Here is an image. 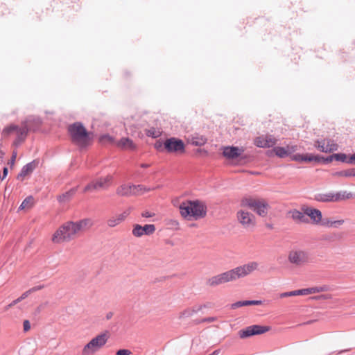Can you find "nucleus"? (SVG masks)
I'll use <instances>...</instances> for the list:
<instances>
[{"mask_svg":"<svg viewBox=\"0 0 355 355\" xmlns=\"http://www.w3.org/2000/svg\"><path fill=\"white\" fill-rule=\"evenodd\" d=\"M92 225L93 222L89 218H85L76 222L67 221L60 226L54 232L51 241L57 244L69 242L80 233L90 229Z\"/></svg>","mask_w":355,"mask_h":355,"instance_id":"f257e3e1","label":"nucleus"},{"mask_svg":"<svg viewBox=\"0 0 355 355\" xmlns=\"http://www.w3.org/2000/svg\"><path fill=\"white\" fill-rule=\"evenodd\" d=\"M258 268L259 263L257 262L250 261L232 270L211 277L207 280V284L209 286L214 287L223 284L234 282L249 275L254 271L258 270Z\"/></svg>","mask_w":355,"mask_h":355,"instance_id":"f03ea898","label":"nucleus"},{"mask_svg":"<svg viewBox=\"0 0 355 355\" xmlns=\"http://www.w3.org/2000/svg\"><path fill=\"white\" fill-rule=\"evenodd\" d=\"M181 216L187 220H199L205 217L207 207L200 200H186L182 202L180 207Z\"/></svg>","mask_w":355,"mask_h":355,"instance_id":"7ed1b4c3","label":"nucleus"},{"mask_svg":"<svg viewBox=\"0 0 355 355\" xmlns=\"http://www.w3.org/2000/svg\"><path fill=\"white\" fill-rule=\"evenodd\" d=\"M68 131L71 141L79 147H85L90 142V137L85 127L80 123H75L69 126Z\"/></svg>","mask_w":355,"mask_h":355,"instance_id":"20e7f679","label":"nucleus"},{"mask_svg":"<svg viewBox=\"0 0 355 355\" xmlns=\"http://www.w3.org/2000/svg\"><path fill=\"white\" fill-rule=\"evenodd\" d=\"M109 338L108 332H104L94 337L84 346L81 355H94L107 343Z\"/></svg>","mask_w":355,"mask_h":355,"instance_id":"39448f33","label":"nucleus"},{"mask_svg":"<svg viewBox=\"0 0 355 355\" xmlns=\"http://www.w3.org/2000/svg\"><path fill=\"white\" fill-rule=\"evenodd\" d=\"M248 207L243 206V198L240 202V207L236 212V220L242 227L246 230L253 229L256 226V217L250 212Z\"/></svg>","mask_w":355,"mask_h":355,"instance_id":"423d86ee","label":"nucleus"},{"mask_svg":"<svg viewBox=\"0 0 355 355\" xmlns=\"http://www.w3.org/2000/svg\"><path fill=\"white\" fill-rule=\"evenodd\" d=\"M243 206L248 207L259 216L265 217L267 216L270 206L268 203L261 198H243Z\"/></svg>","mask_w":355,"mask_h":355,"instance_id":"0eeeda50","label":"nucleus"},{"mask_svg":"<svg viewBox=\"0 0 355 355\" xmlns=\"http://www.w3.org/2000/svg\"><path fill=\"white\" fill-rule=\"evenodd\" d=\"M288 261L295 267H302L310 262L308 252L302 250H292L288 254Z\"/></svg>","mask_w":355,"mask_h":355,"instance_id":"6e6552de","label":"nucleus"},{"mask_svg":"<svg viewBox=\"0 0 355 355\" xmlns=\"http://www.w3.org/2000/svg\"><path fill=\"white\" fill-rule=\"evenodd\" d=\"M164 148L166 152L173 154H183L185 152L184 142L175 137L166 139L164 141Z\"/></svg>","mask_w":355,"mask_h":355,"instance_id":"1a4fd4ad","label":"nucleus"},{"mask_svg":"<svg viewBox=\"0 0 355 355\" xmlns=\"http://www.w3.org/2000/svg\"><path fill=\"white\" fill-rule=\"evenodd\" d=\"M112 181V176L110 175L100 178L87 184L84 189V192L105 189L111 184Z\"/></svg>","mask_w":355,"mask_h":355,"instance_id":"9d476101","label":"nucleus"},{"mask_svg":"<svg viewBox=\"0 0 355 355\" xmlns=\"http://www.w3.org/2000/svg\"><path fill=\"white\" fill-rule=\"evenodd\" d=\"M270 329V327L261 325H251L245 329H241L239 335L241 338H245L254 335H259L268 332Z\"/></svg>","mask_w":355,"mask_h":355,"instance_id":"9b49d317","label":"nucleus"},{"mask_svg":"<svg viewBox=\"0 0 355 355\" xmlns=\"http://www.w3.org/2000/svg\"><path fill=\"white\" fill-rule=\"evenodd\" d=\"M155 227L153 224L141 226L136 224L134 225L132 233L136 237H141L143 235H150L155 232Z\"/></svg>","mask_w":355,"mask_h":355,"instance_id":"f8f14e48","label":"nucleus"},{"mask_svg":"<svg viewBox=\"0 0 355 355\" xmlns=\"http://www.w3.org/2000/svg\"><path fill=\"white\" fill-rule=\"evenodd\" d=\"M29 122L30 120L28 119L22 123L21 127L17 125V130L15 131L17 137L13 142L14 145L18 146L25 140L28 132Z\"/></svg>","mask_w":355,"mask_h":355,"instance_id":"ddd939ff","label":"nucleus"},{"mask_svg":"<svg viewBox=\"0 0 355 355\" xmlns=\"http://www.w3.org/2000/svg\"><path fill=\"white\" fill-rule=\"evenodd\" d=\"M315 146L322 152L331 153L338 150V144L331 139H324L322 141H317Z\"/></svg>","mask_w":355,"mask_h":355,"instance_id":"4468645a","label":"nucleus"},{"mask_svg":"<svg viewBox=\"0 0 355 355\" xmlns=\"http://www.w3.org/2000/svg\"><path fill=\"white\" fill-rule=\"evenodd\" d=\"M206 304H196L193 306L189 307L180 312L178 318L184 320L192 317L195 314L201 312L204 309L207 308Z\"/></svg>","mask_w":355,"mask_h":355,"instance_id":"2eb2a0df","label":"nucleus"},{"mask_svg":"<svg viewBox=\"0 0 355 355\" xmlns=\"http://www.w3.org/2000/svg\"><path fill=\"white\" fill-rule=\"evenodd\" d=\"M130 213V209L123 211L122 213L112 216L107 220V225L110 227L117 226L123 222Z\"/></svg>","mask_w":355,"mask_h":355,"instance_id":"dca6fc26","label":"nucleus"},{"mask_svg":"<svg viewBox=\"0 0 355 355\" xmlns=\"http://www.w3.org/2000/svg\"><path fill=\"white\" fill-rule=\"evenodd\" d=\"M327 290V287L323 286H315V287H311L307 288H303V289H299L293 291V296H297V295H308L311 294H315L318 293L324 292Z\"/></svg>","mask_w":355,"mask_h":355,"instance_id":"f3484780","label":"nucleus"},{"mask_svg":"<svg viewBox=\"0 0 355 355\" xmlns=\"http://www.w3.org/2000/svg\"><path fill=\"white\" fill-rule=\"evenodd\" d=\"M304 214L306 217L309 216L311 218L312 223L315 225H318L322 221V212L319 209L306 207L304 209Z\"/></svg>","mask_w":355,"mask_h":355,"instance_id":"a211bd4d","label":"nucleus"},{"mask_svg":"<svg viewBox=\"0 0 355 355\" xmlns=\"http://www.w3.org/2000/svg\"><path fill=\"white\" fill-rule=\"evenodd\" d=\"M244 152L242 148L234 146H226L223 148V154L227 159H234L240 156Z\"/></svg>","mask_w":355,"mask_h":355,"instance_id":"6ab92c4d","label":"nucleus"},{"mask_svg":"<svg viewBox=\"0 0 355 355\" xmlns=\"http://www.w3.org/2000/svg\"><path fill=\"white\" fill-rule=\"evenodd\" d=\"M38 164V162L34 160L30 163L26 164L21 170L20 173L17 175V179L19 180L23 181L26 176L29 175L32 173L34 169L37 167Z\"/></svg>","mask_w":355,"mask_h":355,"instance_id":"aec40b11","label":"nucleus"},{"mask_svg":"<svg viewBox=\"0 0 355 355\" xmlns=\"http://www.w3.org/2000/svg\"><path fill=\"white\" fill-rule=\"evenodd\" d=\"M133 184H123L117 187L116 193L119 196L129 197L134 196Z\"/></svg>","mask_w":355,"mask_h":355,"instance_id":"412c9836","label":"nucleus"},{"mask_svg":"<svg viewBox=\"0 0 355 355\" xmlns=\"http://www.w3.org/2000/svg\"><path fill=\"white\" fill-rule=\"evenodd\" d=\"M116 146L123 150H134L136 148L135 144L129 138H122L116 144Z\"/></svg>","mask_w":355,"mask_h":355,"instance_id":"4be33fe9","label":"nucleus"},{"mask_svg":"<svg viewBox=\"0 0 355 355\" xmlns=\"http://www.w3.org/2000/svg\"><path fill=\"white\" fill-rule=\"evenodd\" d=\"M290 214H291V217L295 222L304 223H309V219L306 216V214H304V211L303 212H301L297 209H294V210L291 211L290 212Z\"/></svg>","mask_w":355,"mask_h":355,"instance_id":"5701e85b","label":"nucleus"},{"mask_svg":"<svg viewBox=\"0 0 355 355\" xmlns=\"http://www.w3.org/2000/svg\"><path fill=\"white\" fill-rule=\"evenodd\" d=\"M315 200L322 202H335L334 192L319 193L315 194Z\"/></svg>","mask_w":355,"mask_h":355,"instance_id":"b1692460","label":"nucleus"},{"mask_svg":"<svg viewBox=\"0 0 355 355\" xmlns=\"http://www.w3.org/2000/svg\"><path fill=\"white\" fill-rule=\"evenodd\" d=\"M355 197V195L352 192L347 191H341L339 192L334 193V200L335 202H339L343 200H349Z\"/></svg>","mask_w":355,"mask_h":355,"instance_id":"393cba45","label":"nucleus"},{"mask_svg":"<svg viewBox=\"0 0 355 355\" xmlns=\"http://www.w3.org/2000/svg\"><path fill=\"white\" fill-rule=\"evenodd\" d=\"M189 142L196 146H202L207 142V139L199 135H193L189 137Z\"/></svg>","mask_w":355,"mask_h":355,"instance_id":"a878e982","label":"nucleus"},{"mask_svg":"<svg viewBox=\"0 0 355 355\" xmlns=\"http://www.w3.org/2000/svg\"><path fill=\"white\" fill-rule=\"evenodd\" d=\"M161 187V186L158 185L157 187H156L155 188H148L144 185H141V184H138V185H135L133 184V189H134V196H140V195H143L146 192H148V191H153L155 189H159Z\"/></svg>","mask_w":355,"mask_h":355,"instance_id":"bb28decb","label":"nucleus"},{"mask_svg":"<svg viewBox=\"0 0 355 355\" xmlns=\"http://www.w3.org/2000/svg\"><path fill=\"white\" fill-rule=\"evenodd\" d=\"M292 159L295 160V161H297V162H302V161L311 162L313 160L316 159V158L313 155H308V154L300 155V154H297V155H293L292 157Z\"/></svg>","mask_w":355,"mask_h":355,"instance_id":"cd10ccee","label":"nucleus"},{"mask_svg":"<svg viewBox=\"0 0 355 355\" xmlns=\"http://www.w3.org/2000/svg\"><path fill=\"white\" fill-rule=\"evenodd\" d=\"M334 177H354L355 176V169L351 168L347 170H344L341 171L335 172L333 173Z\"/></svg>","mask_w":355,"mask_h":355,"instance_id":"c85d7f7f","label":"nucleus"},{"mask_svg":"<svg viewBox=\"0 0 355 355\" xmlns=\"http://www.w3.org/2000/svg\"><path fill=\"white\" fill-rule=\"evenodd\" d=\"M344 223L343 220H324L323 221H321L320 224L329 227H337L340 225H342Z\"/></svg>","mask_w":355,"mask_h":355,"instance_id":"c756f323","label":"nucleus"},{"mask_svg":"<svg viewBox=\"0 0 355 355\" xmlns=\"http://www.w3.org/2000/svg\"><path fill=\"white\" fill-rule=\"evenodd\" d=\"M34 204L33 198L32 196H28L24 200L19 209L21 210L23 209H31Z\"/></svg>","mask_w":355,"mask_h":355,"instance_id":"7c9ffc66","label":"nucleus"},{"mask_svg":"<svg viewBox=\"0 0 355 355\" xmlns=\"http://www.w3.org/2000/svg\"><path fill=\"white\" fill-rule=\"evenodd\" d=\"M273 152L275 153V155L281 158H284L289 155L288 150H287V148L284 147H275L273 148Z\"/></svg>","mask_w":355,"mask_h":355,"instance_id":"2f4dec72","label":"nucleus"},{"mask_svg":"<svg viewBox=\"0 0 355 355\" xmlns=\"http://www.w3.org/2000/svg\"><path fill=\"white\" fill-rule=\"evenodd\" d=\"M17 130V125H10L5 127L2 130V136L4 137H9L12 134H15V131Z\"/></svg>","mask_w":355,"mask_h":355,"instance_id":"473e14b6","label":"nucleus"},{"mask_svg":"<svg viewBox=\"0 0 355 355\" xmlns=\"http://www.w3.org/2000/svg\"><path fill=\"white\" fill-rule=\"evenodd\" d=\"M44 286H38L33 287L32 288L29 289L28 291L24 292L19 298L22 300L27 297L31 293L35 292L37 291L41 290Z\"/></svg>","mask_w":355,"mask_h":355,"instance_id":"72a5a7b5","label":"nucleus"},{"mask_svg":"<svg viewBox=\"0 0 355 355\" xmlns=\"http://www.w3.org/2000/svg\"><path fill=\"white\" fill-rule=\"evenodd\" d=\"M265 139H266L265 142H266V145H267V148L272 147V146H275L277 142V140L270 135L265 136Z\"/></svg>","mask_w":355,"mask_h":355,"instance_id":"f704fd0d","label":"nucleus"},{"mask_svg":"<svg viewBox=\"0 0 355 355\" xmlns=\"http://www.w3.org/2000/svg\"><path fill=\"white\" fill-rule=\"evenodd\" d=\"M265 140V136L259 137L254 140V144L259 148H267Z\"/></svg>","mask_w":355,"mask_h":355,"instance_id":"c9c22d12","label":"nucleus"},{"mask_svg":"<svg viewBox=\"0 0 355 355\" xmlns=\"http://www.w3.org/2000/svg\"><path fill=\"white\" fill-rule=\"evenodd\" d=\"M73 194H74L73 191H68V192L65 193L64 194L60 196L59 197L58 200L60 202H65V201L68 200Z\"/></svg>","mask_w":355,"mask_h":355,"instance_id":"e433bc0d","label":"nucleus"},{"mask_svg":"<svg viewBox=\"0 0 355 355\" xmlns=\"http://www.w3.org/2000/svg\"><path fill=\"white\" fill-rule=\"evenodd\" d=\"M261 301L259 300H245L243 301V306H250V305H260L261 304Z\"/></svg>","mask_w":355,"mask_h":355,"instance_id":"4c0bfd02","label":"nucleus"},{"mask_svg":"<svg viewBox=\"0 0 355 355\" xmlns=\"http://www.w3.org/2000/svg\"><path fill=\"white\" fill-rule=\"evenodd\" d=\"M332 157L338 160V161H342V162H345L347 157L345 154H343V153H338V154H334L332 155Z\"/></svg>","mask_w":355,"mask_h":355,"instance_id":"58836bf2","label":"nucleus"},{"mask_svg":"<svg viewBox=\"0 0 355 355\" xmlns=\"http://www.w3.org/2000/svg\"><path fill=\"white\" fill-rule=\"evenodd\" d=\"M132 354L131 351L129 349H119L116 352V355H130Z\"/></svg>","mask_w":355,"mask_h":355,"instance_id":"ea45409f","label":"nucleus"},{"mask_svg":"<svg viewBox=\"0 0 355 355\" xmlns=\"http://www.w3.org/2000/svg\"><path fill=\"white\" fill-rule=\"evenodd\" d=\"M23 327L24 331H28L31 329V324L30 322L27 320H24L23 322Z\"/></svg>","mask_w":355,"mask_h":355,"instance_id":"a19ab883","label":"nucleus"},{"mask_svg":"<svg viewBox=\"0 0 355 355\" xmlns=\"http://www.w3.org/2000/svg\"><path fill=\"white\" fill-rule=\"evenodd\" d=\"M293 291H289V292H284L279 294L280 298H284L287 297H293Z\"/></svg>","mask_w":355,"mask_h":355,"instance_id":"79ce46f5","label":"nucleus"},{"mask_svg":"<svg viewBox=\"0 0 355 355\" xmlns=\"http://www.w3.org/2000/svg\"><path fill=\"white\" fill-rule=\"evenodd\" d=\"M147 135L151 136V137L155 138L159 136V132H156L154 130H149L147 132Z\"/></svg>","mask_w":355,"mask_h":355,"instance_id":"37998d69","label":"nucleus"},{"mask_svg":"<svg viewBox=\"0 0 355 355\" xmlns=\"http://www.w3.org/2000/svg\"><path fill=\"white\" fill-rule=\"evenodd\" d=\"M287 148V150H288V154L290 155L291 153L295 152L297 150V146H290V145H288L286 146Z\"/></svg>","mask_w":355,"mask_h":355,"instance_id":"c03bdc74","label":"nucleus"},{"mask_svg":"<svg viewBox=\"0 0 355 355\" xmlns=\"http://www.w3.org/2000/svg\"><path fill=\"white\" fill-rule=\"evenodd\" d=\"M155 147L159 151L165 150L164 148V143L162 144L161 142H157L155 145Z\"/></svg>","mask_w":355,"mask_h":355,"instance_id":"a18cd8bd","label":"nucleus"},{"mask_svg":"<svg viewBox=\"0 0 355 355\" xmlns=\"http://www.w3.org/2000/svg\"><path fill=\"white\" fill-rule=\"evenodd\" d=\"M101 141H109L112 143L113 141V139L109 135H104L101 137Z\"/></svg>","mask_w":355,"mask_h":355,"instance_id":"49530a36","label":"nucleus"},{"mask_svg":"<svg viewBox=\"0 0 355 355\" xmlns=\"http://www.w3.org/2000/svg\"><path fill=\"white\" fill-rule=\"evenodd\" d=\"M243 301H239V302H237L236 303H234L232 305V307L233 309H236V308H239V307H241V306H243Z\"/></svg>","mask_w":355,"mask_h":355,"instance_id":"de8ad7c7","label":"nucleus"},{"mask_svg":"<svg viewBox=\"0 0 355 355\" xmlns=\"http://www.w3.org/2000/svg\"><path fill=\"white\" fill-rule=\"evenodd\" d=\"M16 157H17V152L14 151L12 153V157H11V159H10V164L12 166L15 164Z\"/></svg>","mask_w":355,"mask_h":355,"instance_id":"09e8293b","label":"nucleus"},{"mask_svg":"<svg viewBox=\"0 0 355 355\" xmlns=\"http://www.w3.org/2000/svg\"><path fill=\"white\" fill-rule=\"evenodd\" d=\"M216 320V318L215 317H209V318H205L202 320V322H214Z\"/></svg>","mask_w":355,"mask_h":355,"instance_id":"8fccbe9b","label":"nucleus"},{"mask_svg":"<svg viewBox=\"0 0 355 355\" xmlns=\"http://www.w3.org/2000/svg\"><path fill=\"white\" fill-rule=\"evenodd\" d=\"M143 217L150 218L154 216V214H151L149 211H144L141 214Z\"/></svg>","mask_w":355,"mask_h":355,"instance_id":"3c124183","label":"nucleus"},{"mask_svg":"<svg viewBox=\"0 0 355 355\" xmlns=\"http://www.w3.org/2000/svg\"><path fill=\"white\" fill-rule=\"evenodd\" d=\"M21 300L19 297L17 298V300H14L10 304V306H13V305H15L16 304H17L18 302H21Z\"/></svg>","mask_w":355,"mask_h":355,"instance_id":"603ef678","label":"nucleus"},{"mask_svg":"<svg viewBox=\"0 0 355 355\" xmlns=\"http://www.w3.org/2000/svg\"><path fill=\"white\" fill-rule=\"evenodd\" d=\"M7 174H8V168H3V171L2 179H4L6 177Z\"/></svg>","mask_w":355,"mask_h":355,"instance_id":"864d4df0","label":"nucleus"},{"mask_svg":"<svg viewBox=\"0 0 355 355\" xmlns=\"http://www.w3.org/2000/svg\"><path fill=\"white\" fill-rule=\"evenodd\" d=\"M220 353V349H216L215 351H214L211 354H209V355H219Z\"/></svg>","mask_w":355,"mask_h":355,"instance_id":"5fc2aeb1","label":"nucleus"},{"mask_svg":"<svg viewBox=\"0 0 355 355\" xmlns=\"http://www.w3.org/2000/svg\"><path fill=\"white\" fill-rule=\"evenodd\" d=\"M350 159L352 162L355 164V153L351 156Z\"/></svg>","mask_w":355,"mask_h":355,"instance_id":"6e6d98bb","label":"nucleus"},{"mask_svg":"<svg viewBox=\"0 0 355 355\" xmlns=\"http://www.w3.org/2000/svg\"><path fill=\"white\" fill-rule=\"evenodd\" d=\"M148 166H149V164H141V167H142V168H147Z\"/></svg>","mask_w":355,"mask_h":355,"instance_id":"4d7b16f0","label":"nucleus"},{"mask_svg":"<svg viewBox=\"0 0 355 355\" xmlns=\"http://www.w3.org/2000/svg\"><path fill=\"white\" fill-rule=\"evenodd\" d=\"M35 121L37 124H40L41 121L39 119H35Z\"/></svg>","mask_w":355,"mask_h":355,"instance_id":"13d9d810","label":"nucleus"},{"mask_svg":"<svg viewBox=\"0 0 355 355\" xmlns=\"http://www.w3.org/2000/svg\"><path fill=\"white\" fill-rule=\"evenodd\" d=\"M318 298L327 299L328 297H324V296H320V297H319Z\"/></svg>","mask_w":355,"mask_h":355,"instance_id":"bf43d9fd","label":"nucleus"},{"mask_svg":"<svg viewBox=\"0 0 355 355\" xmlns=\"http://www.w3.org/2000/svg\"><path fill=\"white\" fill-rule=\"evenodd\" d=\"M3 180L2 178L0 176V180Z\"/></svg>","mask_w":355,"mask_h":355,"instance_id":"052dcab7","label":"nucleus"}]
</instances>
